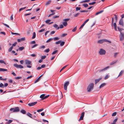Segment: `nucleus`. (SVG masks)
I'll list each match as a JSON object with an SVG mask.
<instances>
[{"mask_svg":"<svg viewBox=\"0 0 124 124\" xmlns=\"http://www.w3.org/2000/svg\"><path fill=\"white\" fill-rule=\"evenodd\" d=\"M109 68V67L108 66L106 68H105L104 69H102L101 70H100L99 71L100 72H101L103 71H104L105 70H106L108 68Z\"/></svg>","mask_w":124,"mask_h":124,"instance_id":"nucleus-13","label":"nucleus"},{"mask_svg":"<svg viewBox=\"0 0 124 124\" xmlns=\"http://www.w3.org/2000/svg\"><path fill=\"white\" fill-rule=\"evenodd\" d=\"M117 62V61H113L112 62H111L110 63V64L111 65H112L116 63V62Z\"/></svg>","mask_w":124,"mask_h":124,"instance_id":"nucleus-24","label":"nucleus"},{"mask_svg":"<svg viewBox=\"0 0 124 124\" xmlns=\"http://www.w3.org/2000/svg\"><path fill=\"white\" fill-rule=\"evenodd\" d=\"M85 114L84 112H83L81 114V116L80 117L79 119V121L81 120H82L83 119V117L84 116Z\"/></svg>","mask_w":124,"mask_h":124,"instance_id":"nucleus-8","label":"nucleus"},{"mask_svg":"<svg viewBox=\"0 0 124 124\" xmlns=\"http://www.w3.org/2000/svg\"><path fill=\"white\" fill-rule=\"evenodd\" d=\"M59 38L58 37H55L54 38V39L55 40H59Z\"/></svg>","mask_w":124,"mask_h":124,"instance_id":"nucleus-50","label":"nucleus"},{"mask_svg":"<svg viewBox=\"0 0 124 124\" xmlns=\"http://www.w3.org/2000/svg\"><path fill=\"white\" fill-rule=\"evenodd\" d=\"M69 82L67 81L64 84V88L65 90H67V87L69 84Z\"/></svg>","mask_w":124,"mask_h":124,"instance_id":"nucleus-7","label":"nucleus"},{"mask_svg":"<svg viewBox=\"0 0 124 124\" xmlns=\"http://www.w3.org/2000/svg\"><path fill=\"white\" fill-rule=\"evenodd\" d=\"M106 53V51L102 49H101L99 52V54L101 55H103L105 54Z\"/></svg>","mask_w":124,"mask_h":124,"instance_id":"nucleus-4","label":"nucleus"},{"mask_svg":"<svg viewBox=\"0 0 124 124\" xmlns=\"http://www.w3.org/2000/svg\"><path fill=\"white\" fill-rule=\"evenodd\" d=\"M117 28L118 30L119 31L120 33L121 32V31H122V30H123V29H122L118 27H117Z\"/></svg>","mask_w":124,"mask_h":124,"instance_id":"nucleus-34","label":"nucleus"},{"mask_svg":"<svg viewBox=\"0 0 124 124\" xmlns=\"http://www.w3.org/2000/svg\"><path fill=\"white\" fill-rule=\"evenodd\" d=\"M67 66V65H66L64 67H63L60 70V72H61Z\"/></svg>","mask_w":124,"mask_h":124,"instance_id":"nucleus-53","label":"nucleus"},{"mask_svg":"<svg viewBox=\"0 0 124 124\" xmlns=\"http://www.w3.org/2000/svg\"><path fill=\"white\" fill-rule=\"evenodd\" d=\"M37 102H35L28 104V105L30 106H31L34 105L37 103Z\"/></svg>","mask_w":124,"mask_h":124,"instance_id":"nucleus-10","label":"nucleus"},{"mask_svg":"<svg viewBox=\"0 0 124 124\" xmlns=\"http://www.w3.org/2000/svg\"><path fill=\"white\" fill-rule=\"evenodd\" d=\"M103 10H101V11H100L99 12H98L97 13H96L95 15H98V14L101 13L102 12H103Z\"/></svg>","mask_w":124,"mask_h":124,"instance_id":"nucleus-25","label":"nucleus"},{"mask_svg":"<svg viewBox=\"0 0 124 124\" xmlns=\"http://www.w3.org/2000/svg\"><path fill=\"white\" fill-rule=\"evenodd\" d=\"M109 76L108 75H107L104 78L105 79H106L108 78L109 77Z\"/></svg>","mask_w":124,"mask_h":124,"instance_id":"nucleus-35","label":"nucleus"},{"mask_svg":"<svg viewBox=\"0 0 124 124\" xmlns=\"http://www.w3.org/2000/svg\"><path fill=\"white\" fill-rule=\"evenodd\" d=\"M26 8V7H24V8H20L19 10V12H20L21 10H22Z\"/></svg>","mask_w":124,"mask_h":124,"instance_id":"nucleus-36","label":"nucleus"},{"mask_svg":"<svg viewBox=\"0 0 124 124\" xmlns=\"http://www.w3.org/2000/svg\"><path fill=\"white\" fill-rule=\"evenodd\" d=\"M102 78H99V79H95V84H96L97 83H98L99 81Z\"/></svg>","mask_w":124,"mask_h":124,"instance_id":"nucleus-14","label":"nucleus"},{"mask_svg":"<svg viewBox=\"0 0 124 124\" xmlns=\"http://www.w3.org/2000/svg\"><path fill=\"white\" fill-rule=\"evenodd\" d=\"M7 70L3 69V68H0V71H7Z\"/></svg>","mask_w":124,"mask_h":124,"instance_id":"nucleus-19","label":"nucleus"},{"mask_svg":"<svg viewBox=\"0 0 124 124\" xmlns=\"http://www.w3.org/2000/svg\"><path fill=\"white\" fill-rule=\"evenodd\" d=\"M81 7H77L76 8V10L77 11H78V10H80V9H81Z\"/></svg>","mask_w":124,"mask_h":124,"instance_id":"nucleus-43","label":"nucleus"},{"mask_svg":"<svg viewBox=\"0 0 124 124\" xmlns=\"http://www.w3.org/2000/svg\"><path fill=\"white\" fill-rule=\"evenodd\" d=\"M116 112H115L113 113L112 114V116H116Z\"/></svg>","mask_w":124,"mask_h":124,"instance_id":"nucleus-49","label":"nucleus"},{"mask_svg":"<svg viewBox=\"0 0 124 124\" xmlns=\"http://www.w3.org/2000/svg\"><path fill=\"white\" fill-rule=\"evenodd\" d=\"M13 121V120H9L8 122H7L6 124H10Z\"/></svg>","mask_w":124,"mask_h":124,"instance_id":"nucleus-28","label":"nucleus"},{"mask_svg":"<svg viewBox=\"0 0 124 124\" xmlns=\"http://www.w3.org/2000/svg\"><path fill=\"white\" fill-rule=\"evenodd\" d=\"M35 43H36V42L35 41H31L30 42V43L31 44H35Z\"/></svg>","mask_w":124,"mask_h":124,"instance_id":"nucleus-59","label":"nucleus"},{"mask_svg":"<svg viewBox=\"0 0 124 124\" xmlns=\"http://www.w3.org/2000/svg\"><path fill=\"white\" fill-rule=\"evenodd\" d=\"M104 42H108L109 43H111L110 41L105 39H101L98 41V43L100 44H102Z\"/></svg>","mask_w":124,"mask_h":124,"instance_id":"nucleus-3","label":"nucleus"},{"mask_svg":"<svg viewBox=\"0 0 124 124\" xmlns=\"http://www.w3.org/2000/svg\"><path fill=\"white\" fill-rule=\"evenodd\" d=\"M0 87L2 88H3L4 87V85L2 83L0 84Z\"/></svg>","mask_w":124,"mask_h":124,"instance_id":"nucleus-44","label":"nucleus"},{"mask_svg":"<svg viewBox=\"0 0 124 124\" xmlns=\"http://www.w3.org/2000/svg\"><path fill=\"white\" fill-rule=\"evenodd\" d=\"M26 115L30 118H33V117L32 116V114H31L28 112L26 114Z\"/></svg>","mask_w":124,"mask_h":124,"instance_id":"nucleus-16","label":"nucleus"},{"mask_svg":"<svg viewBox=\"0 0 124 124\" xmlns=\"http://www.w3.org/2000/svg\"><path fill=\"white\" fill-rule=\"evenodd\" d=\"M117 118H116L113 121V124H116V123L117 122Z\"/></svg>","mask_w":124,"mask_h":124,"instance_id":"nucleus-37","label":"nucleus"},{"mask_svg":"<svg viewBox=\"0 0 124 124\" xmlns=\"http://www.w3.org/2000/svg\"><path fill=\"white\" fill-rule=\"evenodd\" d=\"M14 66L17 68L23 69V67L21 65H18L16 64H15L14 65Z\"/></svg>","mask_w":124,"mask_h":124,"instance_id":"nucleus-5","label":"nucleus"},{"mask_svg":"<svg viewBox=\"0 0 124 124\" xmlns=\"http://www.w3.org/2000/svg\"><path fill=\"white\" fill-rule=\"evenodd\" d=\"M118 54V53H116L114 54V57L116 58L117 56V55Z\"/></svg>","mask_w":124,"mask_h":124,"instance_id":"nucleus-40","label":"nucleus"},{"mask_svg":"<svg viewBox=\"0 0 124 124\" xmlns=\"http://www.w3.org/2000/svg\"><path fill=\"white\" fill-rule=\"evenodd\" d=\"M45 30V29H41V30H39V32H42L44 31Z\"/></svg>","mask_w":124,"mask_h":124,"instance_id":"nucleus-55","label":"nucleus"},{"mask_svg":"<svg viewBox=\"0 0 124 124\" xmlns=\"http://www.w3.org/2000/svg\"><path fill=\"white\" fill-rule=\"evenodd\" d=\"M123 70H122L120 72L118 76V77L120 76L121 75L123 74Z\"/></svg>","mask_w":124,"mask_h":124,"instance_id":"nucleus-27","label":"nucleus"},{"mask_svg":"<svg viewBox=\"0 0 124 124\" xmlns=\"http://www.w3.org/2000/svg\"><path fill=\"white\" fill-rule=\"evenodd\" d=\"M24 61L23 60H21L20 61V63L22 64H23V63H24Z\"/></svg>","mask_w":124,"mask_h":124,"instance_id":"nucleus-60","label":"nucleus"},{"mask_svg":"<svg viewBox=\"0 0 124 124\" xmlns=\"http://www.w3.org/2000/svg\"><path fill=\"white\" fill-rule=\"evenodd\" d=\"M63 26L64 25H62V24L60 25V26L59 28H63V27H64Z\"/></svg>","mask_w":124,"mask_h":124,"instance_id":"nucleus-64","label":"nucleus"},{"mask_svg":"<svg viewBox=\"0 0 124 124\" xmlns=\"http://www.w3.org/2000/svg\"><path fill=\"white\" fill-rule=\"evenodd\" d=\"M85 24L84 23L83 24L81 25V26L80 27V29L82 28Z\"/></svg>","mask_w":124,"mask_h":124,"instance_id":"nucleus-52","label":"nucleus"},{"mask_svg":"<svg viewBox=\"0 0 124 124\" xmlns=\"http://www.w3.org/2000/svg\"><path fill=\"white\" fill-rule=\"evenodd\" d=\"M50 21L51 20H47L46 21V23H49Z\"/></svg>","mask_w":124,"mask_h":124,"instance_id":"nucleus-51","label":"nucleus"},{"mask_svg":"<svg viewBox=\"0 0 124 124\" xmlns=\"http://www.w3.org/2000/svg\"><path fill=\"white\" fill-rule=\"evenodd\" d=\"M77 29V27H76L72 30V31L73 32H75L76 30Z\"/></svg>","mask_w":124,"mask_h":124,"instance_id":"nucleus-46","label":"nucleus"},{"mask_svg":"<svg viewBox=\"0 0 124 124\" xmlns=\"http://www.w3.org/2000/svg\"><path fill=\"white\" fill-rule=\"evenodd\" d=\"M119 38L120 41H122L124 39V35L123 33L121 32Z\"/></svg>","mask_w":124,"mask_h":124,"instance_id":"nucleus-6","label":"nucleus"},{"mask_svg":"<svg viewBox=\"0 0 124 124\" xmlns=\"http://www.w3.org/2000/svg\"><path fill=\"white\" fill-rule=\"evenodd\" d=\"M21 112L23 114H25L26 113V111L24 110H22L21 111Z\"/></svg>","mask_w":124,"mask_h":124,"instance_id":"nucleus-30","label":"nucleus"},{"mask_svg":"<svg viewBox=\"0 0 124 124\" xmlns=\"http://www.w3.org/2000/svg\"><path fill=\"white\" fill-rule=\"evenodd\" d=\"M119 25L122 26H124V23L123 22V19H121L119 21Z\"/></svg>","mask_w":124,"mask_h":124,"instance_id":"nucleus-9","label":"nucleus"},{"mask_svg":"<svg viewBox=\"0 0 124 124\" xmlns=\"http://www.w3.org/2000/svg\"><path fill=\"white\" fill-rule=\"evenodd\" d=\"M44 109L43 108H41L37 110V112H39L42 111Z\"/></svg>","mask_w":124,"mask_h":124,"instance_id":"nucleus-41","label":"nucleus"},{"mask_svg":"<svg viewBox=\"0 0 124 124\" xmlns=\"http://www.w3.org/2000/svg\"><path fill=\"white\" fill-rule=\"evenodd\" d=\"M10 110L11 111H12V112H18L20 111V109L18 107H16L14 108H11Z\"/></svg>","mask_w":124,"mask_h":124,"instance_id":"nucleus-2","label":"nucleus"},{"mask_svg":"<svg viewBox=\"0 0 124 124\" xmlns=\"http://www.w3.org/2000/svg\"><path fill=\"white\" fill-rule=\"evenodd\" d=\"M24 48V47L23 46L20 47L19 48V49L20 51H21L23 50Z\"/></svg>","mask_w":124,"mask_h":124,"instance_id":"nucleus-26","label":"nucleus"},{"mask_svg":"<svg viewBox=\"0 0 124 124\" xmlns=\"http://www.w3.org/2000/svg\"><path fill=\"white\" fill-rule=\"evenodd\" d=\"M90 0H85L82 1L80 2V3H86L90 1Z\"/></svg>","mask_w":124,"mask_h":124,"instance_id":"nucleus-18","label":"nucleus"},{"mask_svg":"<svg viewBox=\"0 0 124 124\" xmlns=\"http://www.w3.org/2000/svg\"><path fill=\"white\" fill-rule=\"evenodd\" d=\"M25 63L26 64L31 65V62L28 60H26L25 61Z\"/></svg>","mask_w":124,"mask_h":124,"instance_id":"nucleus-11","label":"nucleus"},{"mask_svg":"<svg viewBox=\"0 0 124 124\" xmlns=\"http://www.w3.org/2000/svg\"><path fill=\"white\" fill-rule=\"evenodd\" d=\"M61 42V40H59L58 41L56 42H55V44H56L58 45V44Z\"/></svg>","mask_w":124,"mask_h":124,"instance_id":"nucleus-38","label":"nucleus"},{"mask_svg":"<svg viewBox=\"0 0 124 124\" xmlns=\"http://www.w3.org/2000/svg\"><path fill=\"white\" fill-rule=\"evenodd\" d=\"M17 44V43L16 42H15L14 44H12V46H13H13H16Z\"/></svg>","mask_w":124,"mask_h":124,"instance_id":"nucleus-54","label":"nucleus"},{"mask_svg":"<svg viewBox=\"0 0 124 124\" xmlns=\"http://www.w3.org/2000/svg\"><path fill=\"white\" fill-rule=\"evenodd\" d=\"M36 36V34L35 32H33V34L32 37V39H34L35 38Z\"/></svg>","mask_w":124,"mask_h":124,"instance_id":"nucleus-20","label":"nucleus"},{"mask_svg":"<svg viewBox=\"0 0 124 124\" xmlns=\"http://www.w3.org/2000/svg\"><path fill=\"white\" fill-rule=\"evenodd\" d=\"M45 94H43L41 95L40 96V98L41 99V100H43L45 99Z\"/></svg>","mask_w":124,"mask_h":124,"instance_id":"nucleus-15","label":"nucleus"},{"mask_svg":"<svg viewBox=\"0 0 124 124\" xmlns=\"http://www.w3.org/2000/svg\"><path fill=\"white\" fill-rule=\"evenodd\" d=\"M3 25H4L5 26L7 27H8V28H9V26L7 24H5V23H3Z\"/></svg>","mask_w":124,"mask_h":124,"instance_id":"nucleus-61","label":"nucleus"},{"mask_svg":"<svg viewBox=\"0 0 124 124\" xmlns=\"http://www.w3.org/2000/svg\"><path fill=\"white\" fill-rule=\"evenodd\" d=\"M25 40V38L24 37L20 39H17L18 41V42H21V41Z\"/></svg>","mask_w":124,"mask_h":124,"instance_id":"nucleus-12","label":"nucleus"},{"mask_svg":"<svg viewBox=\"0 0 124 124\" xmlns=\"http://www.w3.org/2000/svg\"><path fill=\"white\" fill-rule=\"evenodd\" d=\"M45 66H46L45 65L43 64L41 65V68H44L45 67Z\"/></svg>","mask_w":124,"mask_h":124,"instance_id":"nucleus-62","label":"nucleus"},{"mask_svg":"<svg viewBox=\"0 0 124 124\" xmlns=\"http://www.w3.org/2000/svg\"><path fill=\"white\" fill-rule=\"evenodd\" d=\"M50 51V49L49 48H48L47 49L45 50L44 51V52L46 53Z\"/></svg>","mask_w":124,"mask_h":124,"instance_id":"nucleus-48","label":"nucleus"},{"mask_svg":"<svg viewBox=\"0 0 124 124\" xmlns=\"http://www.w3.org/2000/svg\"><path fill=\"white\" fill-rule=\"evenodd\" d=\"M11 34L13 35H20L19 34L17 33H13L12 32H11Z\"/></svg>","mask_w":124,"mask_h":124,"instance_id":"nucleus-39","label":"nucleus"},{"mask_svg":"<svg viewBox=\"0 0 124 124\" xmlns=\"http://www.w3.org/2000/svg\"><path fill=\"white\" fill-rule=\"evenodd\" d=\"M53 39V38H50L46 41V43H48L51 41Z\"/></svg>","mask_w":124,"mask_h":124,"instance_id":"nucleus-22","label":"nucleus"},{"mask_svg":"<svg viewBox=\"0 0 124 124\" xmlns=\"http://www.w3.org/2000/svg\"><path fill=\"white\" fill-rule=\"evenodd\" d=\"M94 86V84L93 83L90 84L88 85L87 90L88 92H90L93 90Z\"/></svg>","mask_w":124,"mask_h":124,"instance_id":"nucleus-1","label":"nucleus"},{"mask_svg":"<svg viewBox=\"0 0 124 124\" xmlns=\"http://www.w3.org/2000/svg\"><path fill=\"white\" fill-rule=\"evenodd\" d=\"M70 20V19L69 18L63 20V21H65V22L67 21H69Z\"/></svg>","mask_w":124,"mask_h":124,"instance_id":"nucleus-58","label":"nucleus"},{"mask_svg":"<svg viewBox=\"0 0 124 124\" xmlns=\"http://www.w3.org/2000/svg\"><path fill=\"white\" fill-rule=\"evenodd\" d=\"M54 27L55 28H57V30H58L59 28V27H58V25L56 24H55L54 25Z\"/></svg>","mask_w":124,"mask_h":124,"instance_id":"nucleus-29","label":"nucleus"},{"mask_svg":"<svg viewBox=\"0 0 124 124\" xmlns=\"http://www.w3.org/2000/svg\"><path fill=\"white\" fill-rule=\"evenodd\" d=\"M57 52V50H55V51H54L52 53V54H56V53Z\"/></svg>","mask_w":124,"mask_h":124,"instance_id":"nucleus-56","label":"nucleus"},{"mask_svg":"<svg viewBox=\"0 0 124 124\" xmlns=\"http://www.w3.org/2000/svg\"><path fill=\"white\" fill-rule=\"evenodd\" d=\"M51 2V0H49L46 2V5L47 6Z\"/></svg>","mask_w":124,"mask_h":124,"instance_id":"nucleus-17","label":"nucleus"},{"mask_svg":"<svg viewBox=\"0 0 124 124\" xmlns=\"http://www.w3.org/2000/svg\"><path fill=\"white\" fill-rule=\"evenodd\" d=\"M13 48V46H11L8 49V51L9 52H10L11 51Z\"/></svg>","mask_w":124,"mask_h":124,"instance_id":"nucleus-31","label":"nucleus"},{"mask_svg":"<svg viewBox=\"0 0 124 124\" xmlns=\"http://www.w3.org/2000/svg\"><path fill=\"white\" fill-rule=\"evenodd\" d=\"M83 6L85 8H87L88 7V5L87 4H84L83 5Z\"/></svg>","mask_w":124,"mask_h":124,"instance_id":"nucleus-32","label":"nucleus"},{"mask_svg":"<svg viewBox=\"0 0 124 124\" xmlns=\"http://www.w3.org/2000/svg\"><path fill=\"white\" fill-rule=\"evenodd\" d=\"M63 25L65 26H66L67 25V23L66 22H64L62 23Z\"/></svg>","mask_w":124,"mask_h":124,"instance_id":"nucleus-23","label":"nucleus"},{"mask_svg":"<svg viewBox=\"0 0 124 124\" xmlns=\"http://www.w3.org/2000/svg\"><path fill=\"white\" fill-rule=\"evenodd\" d=\"M38 46V45L37 44H35L33 46L31 47L32 48H33L37 46Z\"/></svg>","mask_w":124,"mask_h":124,"instance_id":"nucleus-47","label":"nucleus"},{"mask_svg":"<svg viewBox=\"0 0 124 124\" xmlns=\"http://www.w3.org/2000/svg\"><path fill=\"white\" fill-rule=\"evenodd\" d=\"M0 63H4L6 65V64L4 61L2 60H0Z\"/></svg>","mask_w":124,"mask_h":124,"instance_id":"nucleus-33","label":"nucleus"},{"mask_svg":"<svg viewBox=\"0 0 124 124\" xmlns=\"http://www.w3.org/2000/svg\"><path fill=\"white\" fill-rule=\"evenodd\" d=\"M39 80L38 79H37L36 80L35 82H34V83H36L38 82H39Z\"/></svg>","mask_w":124,"mask_h":124,"instance_id":"nucleus-63","label":"nucleus"},{"mask_svg":"<svg viewBox=\"0 0 124 124\" xmlns=\"http://www.w3.org/2000/svg\"><path fill=\"white\" fill-rule=\"evenodd\" d=\"M46 56H42L41 57V59H45L46 57Z\"/></svg>","mask_w":124,"mask_h":124,"instance_id":"nucleus-57","label":"nucleus"},{"mask_svg":"<svg viewBox=\"0 0 124 124\" xmlns=\"http://www.w3.org/2000/svg\"><path fill=\"white\" fill-rule=\"evenodd\" d=\"M105 85L106 84L105 83H104L102 84L100 86L99 88H101L102 87L105 86Z\"/></svg>","mask_w":124,"mask_h":124,"instance_id":"nucleus-21","label":"nucleus"},{"mask_svg":"<svg viewBox=\"0 0 124 124\" xmlns=\"http://www.w3.org/2000/svg\"><path fill=\"white\" fill-rule=\"evenodd\" d=\"M64 42L63 41L61 42L60 43V46H63L64 44Z\"/></svg>","mask_w":124,"mask_h":124,"instance_id":"nucleus-42","label":"nucleus"},{"mask_svg":"<svg viewBox=\"0 0 124 124\" xmlns=\"http://www.w3.org/2000/svg\"><path fill=\"white\" fill-rule=\"evenodd\" d=\"M95 3H96V2H93L92 3H89V4L90 5H93L94 4H95Z\"/></svg>","mask_w":124,"mask_h":124,"instance_id":"nucleus-45","label":"nucleus"}]
</instances>
